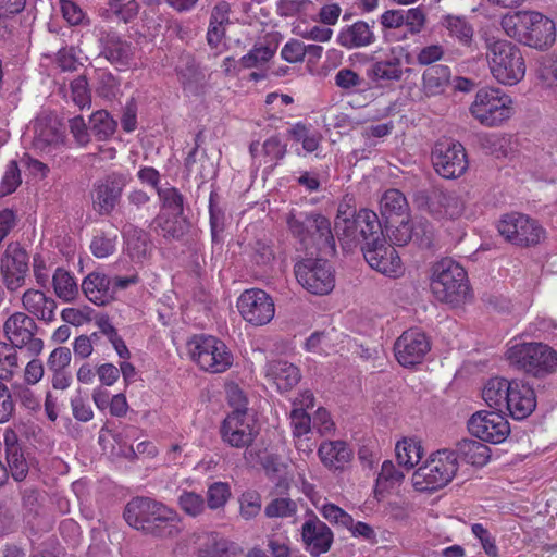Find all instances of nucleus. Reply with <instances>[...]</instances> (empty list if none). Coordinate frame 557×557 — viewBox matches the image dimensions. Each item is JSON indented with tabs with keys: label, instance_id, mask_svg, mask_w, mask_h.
<instances>
[{
	"label": "nucleus",
	"instance_id": "nucleus-22",
	"mask_svg": "<svg viewBox=\"0 0 557 557\" xmlns=\"http://www.w3.org/2000/svg\"><path fill=\"white\" fill-rule=\"evenodd\" d=\"M98 44L100 58H104L119 70L129 66L134 58V47L120 34L114 30L101 29L98 35Z\"/></svg>",
	"mask_w": 557,
	"mask_h": 557
},
{
	"label": "nucleus",
	"instance_id": "nucleus-38",
	"mask_svg": "<svg viewBox=\"0 0 557 557\" xmlns=\"http://www.w3.org/2000/svg\"><path fill=\"white\" fill-rule=\"evenodd\" d=\"M510 386L511 381L506 379H490L482 391V397L494 411L504 412Z\"/></svg>",
	"mask_w": 557,
	"mask_h": 557
},
{
	"label": "nucleus",
	"instance_id": "nucleus-51",
	"mask_svg": "<svg viewBox=\"0 0 557 557\" xmlns=\"http://www.w3.org/2000/svg\"><path fill=\"white\" fill-rule=\"evenodd\" d=\"M177 504L187 516L194 518L200 516L206 509L203 497L191 491H183L177 498Z\"/></svg>",
	"mask_w": 557,
	"mask_h": 557
},
{
	"label": "nucleus",
	"instance_id": "nucleus-57",
	"mask_svg": "<svg viewBox=\"0 0 557 557\" xmlns=\"http://www.w3.org/2000/svg\"><path fill=\"white\" fill-rule=\"evenodd\" d=\"M230 497V485L224 482H214L209 486L207 492L208 507L213 510L222 508Z\"/></svg>",
	"mask_w": 557,
	"mask_h": 557
},
{
	"label": "nucleus",
	"instance_id": "nucleus-26",
	"mask_svg": "<svg viewBox=\"0 0 557 557\" xmlns=\"http://www.w3.org/2000/svg\"><path fill=\"white\" fill-rule=\"evenodd\" d=\"M199 557H239L242 548L219 533H203L197 537Z\"/></svg>",
	"mask_w": 557,
	"mask_h": 557
},
{
	"label": "nucleus",
	"instance_id": "nucleus-9",
	"mask_svg": "<svg viewBox=\"0 0 557 557\" xmlns=\"http://www.w3.org/2000/svg\"><path fill=\"white\" fill-rule=\"evenodd\" d=\"M497 231L506 242L520 248L535 247L546 238V231L537 220L518 212L504 214Z\"/></svg>",
	"mask_w": 557,
	"mask_h": 557
},
{
	"label": "nucleus",
	"instance_id": "nucleus-21",
	"mask_svg": "<svg viewBox=\"0 0 557 557\" xmlns=\"http://www.w3.org/2000/svg\"><path fill=\"white\" fill-rule=\"evenodd\" d=\"M301 540L305 549L311 557H320L331 549L334 533L325 522L311 511L301 525Z\"/></svg>",
	"mask_w": 557,
	"mask_h": 557
},
{
	"label": "nucleus",
	"instance_id": "nucleus-45",
	"mask_svg": "<svg viewBox=\"0 0 557 557\" xmlns=\"http://www.w3.org/2000/svg\"><path fill=\"white\" fill-rule=\"evenodd\" d=\"M89 125L98 140H107L115 133L117 123L107 111L99 110L90 115Z\"/></svg>",
	"mask_w": 557,
	"mask_h": 557
},
{
	"label": "nucleus",
	"instance_id": "nucleus-30",
	"mask_svg": "<svg viewBox=\"0 0 557 557\" xmlns=\"http://www.w3.org/2000/svg\"><path fill=\"white\" fill-rule=\"evenodd\" d=\"M364 21H357L351 25L345 26L338 33L336 41L341 47L346 49H357L368 47L375 42L376 36Z\"/></svg>",
	"mask_w": 557,
	"mask_h": 557
},
{
	"label": "nucleus",
	"instance_id": "nucleus-64",
	"mask_svg": "<svg viewBox=\"0 0 557 557\" xmlns=\"http://www.w3.org/2000/svg\"><path fill=\"white\" fill-rule=\"evenodd\" d=\"M71 350L67 347H58L51 351L47 360V368L51 372L66 370L71 362Z\"/></svg>",
	"mask_w": 557,
	"mask_h": 557
},
{
	"label": "nucleus",
	"instance_id": "nucleus-5",
	"mask_svg": "<svg viewBox=\"0 0 557 557\" xmlns=\"http://www.w3.org/2000/svg\"><path fill=\"white\" fill-rule=\"evenodd\" d=\"M487 59L495 79L504 85H516L525 75V63L521 50L504 39H487Z\"/></svg>",
	"mask_w": 557,
	"mask_h": 557
},
{
	"label": "nucleus",
	"instance_id": "nucleus-37",
	"mask_svg": "<svg viewBox=\"0 0 557 557\" xmlns=\"http://www.w3.org/2000/svg\"><path fill=\"white\" fill-rule=\"evenodd\" d=\"M451 72L447 65L436 64L428 67L422 75L423 92L428 96L443 94L449 85Z\"/></svg>",
	"mask_w": 557,
	"mask_h": 557
},
{
	"label": "nucleus",
	"instance_id": "nucleus-15",
	"mask_svg": "<svg viewBox=\"0 0 557 557\" xmlns=\"http://www.w3.org/2000/svg\"><path fill=\"white\" fill-rule=\"evenodd\" d=\"M29 257L20 243H10L0 259V275L4 287L14 293L26 283Z\"/></svg>",
	"mask_w": 557,
	"mask_h": 557
},
{
	"label": "nucleus",
	"instance_id": "nucleus-8",
	"mask_svg": "<svg viewBox=\"0 0 557 557\" xmlns=\"http://www.w3.org/2000/svg\"><path fill=\"white\" fill-rule=\"evenodd\" d=\"M191 359L200 369L210 373H223L233 364V355L221 339L211 335H195L187 343Z\"/></svg>",
	"mask_w": 557,
	"mask_h": 557
},
{
	"label": "nucleus",
	"instance_id": "nucleus-25",
	"mask_svg": "<svg viewBox=\"0 0 557 557\" xmlns=\"http://www.w3.org/2000/svg\"><path fill=\"white\" fill-rule=\"evenodd\" d=\"M504 410L508 411L516 420L529 417L536 407V398L533 388L529 384L511 381L510 391Z\"/></svg>",
	"mask_w": 557,
	"mask_h": 557
},
{
	"label": "nucleus",
	"instance_id": "nucleus-54",
	"mask_svg": "<svg viewBox=\"0 0 557 557\" xmlns=\"http://www.w3.org/2000/svg\"><path fill=\"white\" fill-rule=\"evenodd\" d=\"M317 508L321 516L330 523L345 529L351 525V516L339 506L332 503H324Z\"/></svg>",
	"mask_w": 557,
	"mask_h": 557
},
{
	"label": "nucleus",
	"instance_id": "nucleus-59",
	"mask_svg": "<svg viewBox=\"0 0 557 557\" xmlns=\"http://www.w3.org/2000/svg\"><path fill=\"white\" fill-rule=\"evenodd\" d=\"M262 151L268 159L265 162H273V165H276L285 157L287 144L282 141L278 136H272L263 143Z\"/></svg>",
	"mask_w": 557,
	"mask_h": 557
},
{
	"label": "nucleus",
	"instance_id": "nucleus-24",
	"mask_svg": "<svg viewBox=\"0 0 557 557\" xmlns=\"http://www.w3.org/2000/svg\"><path fill=\"white\" fill-rule=\"evenodd\" d=\"M33 129V148L41 156L55 157L65 144L63 131L51 119H36Z\"/></svg>",
	"mask_w": 557,
	"mask_h": 557
},
{
	"label": "nucleus",
	"instance_id": "nucleus-31",
	"mask_svg": "<svg viewBox=\"0 0 557 557\" xmlns=\"http://www.w3.org/2000/svg\"><path fill=\"white\" fill-rule=\"evenodd\" d=\"M85 296L97 306H103L113 300L111 278L102 272L89 273L82 283Z\"/></svg>",
	"mask_w": 557,
	"mask_h": 557
},
{
	"label": "nucleus",
	"instance_id": "nucleus-33",
	"mask_svg": "<svg viewBox=\"0 0 557 557\" xmlns=\"http://www.w3.org/2000/svg\"><path fill=\"white\" fill-rule=\"evenodd\" d=\"M22 304L26 311L39 320L50 322L54 319L55 301L40 290H26L23 294Z\"/></svg>",
	"mask_w": 557,
	"mask_h": 557
},
{
	"label": "nucleus",
	"instance_id": "nucleus-44",
	"mask_svg": "<svg viewBox=\"0 0 557 557\" xmlns=\"http://www.w3.org/2000/svg\"><path fill=\"white\" fill-rule=\"evenodd\" d=\"M157 194L162 208L169 211L174 218L184 214L185 197L176 187L166 185L158 188Z\"/></svg>",
	"mask_w": 557,
	"mask_h": 557
},
{
	"label": "nucleus",
	"instance_id": "nucleus-49",
	"mask_svg": "<svg viewBox=\"0 0 557 557\" xmlns=\"http://www.w3.org/2000/svg\"><path fill=\"white\" fill-rule=\"evenodd\" d=\"M385 225L394 245L405 246L412 239L413 225L406 218H400L399 221L388 220Z\"/></svg>",
	"mask_w": 557,
	"mask_h": 557
},
{
	"label": "nucleus",
	"instance_id": "nucleus-43",
	"mask_svg": "<svg viewBox=\"0 0 557 557\" xmlns=\"http://www.w3.org/2000/svg\"><path fill=\"white\" fill-rule=\"evenodd\" d=\"M334 83L346 94L363 92L369 89V83L366 78L349 67L337 71Z\"/></svg>",
	"mask_w": 557,
	"mask_h": 557
},
{
	"label": "nucleus",
	"instance_id": "nucleus-12",
	"mask_svg": "<svg viewBox=\"0 0 557 557\" xmlns=\"http://www.w3.org/2000/svg\"><path fill=\"white\" fill-rule=\"evenodd\" d=\"M434 171L446 180H455L463 175L468 169V158L461 143L453 138H440L431 150Z\"/></svg>",
	"mask_w": 557,
	"mask_h": 557
},
{
	"label": "nucleus",
	"instance_id": "nucleus-32",
	"mask_svg": "<svg viewBox=\"0 0 557 557\" xmlns=\"http://www.w3.org/2000/svg\"><path fill=\"white\" fill-rule=\"evenodd\" d=\"M403 75L404 66L396 47L389 49L385 59L374 61L368 69V76L375 82H398Z\"/></svg>",
	"mask_w": 557,
	"mask_h": 557
},
{
	"label": "nucleus",
	"instance_id": "nucleus-56",
	"mask_svg": "<svg viewBox=\"0 0 557 557\" xmlns=\"http://www.w3.org/2000/svg\"><path fill=\"white\" fill-rule=\"evenodd\" d=\"M383 36L385 33L401 34L405 30L403 9L386 10L380 16Z\"/></svg>",
	"mask_w": 557,
	"mask_h": 557
},
{
	"label": "nucleus",
	"instance_id": "nucleus-46",
	"mask_svg": "<svg viewBox=\"0 0 557 557\" xmlns=\"http://www.w3.org/2000/svg\"><path fill=\"white\" fill-rule=\"evenodd\" d=\"M57 296L64 301H71L78 294V286L74 277L64 269L58 268L52 277Z\"/></svg>",
	"mask_w": 557,
	"mask_h": 557
},
{
	"label": "nucleus",
	"instance_id": "nucleus-3",
	"mask_svg": "<svg viewBox=\"0 0 557 557\" xmlns=\"http://www.w3.org/2000/svg\"><path fill=\"white\" fill-rule=\"evenodd\" d=\"M500 25L507 36L531 48L546 49L555 41V23L539 12L506 14Z\"/></svg>",
	"mask_w": 557,
	"mask_h": 557
},
{
	"label": "nucleus",
	"instance_id": "nucleus-42",
	"mask_svg": "<svg viewBox=\"0 0 557 557\" xmlns=\"http://www.w3.org/2000/svg\"><path fill=\"white\" fill-rule=\"evenodd\" d=\"M397 461L400 466L411 469L419 463L423 456L420 441L416 438H403L395 447Z\"/></svg>",
	"mask_w": 557,
	"mask_h": 557
},
{
	"label": "nucleus",
	"instance_id": "nucleus-60",
	"mask_svg": "<svg viewBox=\"0 0 557 557\" xmlns=\"http://www.w3.org/2000/svg\"><path fill=\"white\" fill-rule=\"evenodd\" d=\"M251 259L259 267H271L275 260L272 245L264 240H257L252 246Z\"/></svg>",
	"mask_w": 557,
	"mask_h": 557
},
{
	"label": "nucleus",
	"instance_id": "nucleus-10",
	"mask_svg": "<svg viewBox=\"0 0 557 557\" xmlns=\"http://www.w3.org/2000/svg\"><path fill=\"white\" fill-rule=\"evenodd\" d=\"M511 364L534 376H543L557 367V352L542 343H522L507 351Z\"/></svg>",
	"mask_w": 557,
	"mask_h": 557
},
{
	"label": "nucleus",
	"instance_id": "nucleus-17",
	"mask_svg": "<svg viewBox=\"0 0 557 557\" xmlns=\"http://www.w3.org/2000/svg\"><path fill=\"white\" fill-rule=\"evenodd\" d=\"M129 183L126 174L112 172L92 185L94 209L100 215H110L122 199L124 188Z\"/></svg>",
	"mask_w": 557,
	"mask_h": 557
},
{
	"label": "nucleus",
	"instance_id": "nucleus-7",
	"mask_svg": "<svg viewBox=\"0 0 557 557\" xmlns=\"http://www.w3.org/2000/svg\"><path fill=\"white\" fill-rule=\"evenodd\" d=\"M383 228L377 214L369 209H360L351 220L339 222L336 238L343 250L351 251L358 246L374 245L382 239Z\"/></svg>",
	"mask_w": 557,
	"mask_h": 557
},
{
	"label": "nucleus",
	"instance_id": "nucleus-39",
	"mask_svg": "<svg viewBox=\"0 0 557 557\" xmlns=\"http://www.w3.org/2000/svg\"><path fill=\"white\" fill-rule=\"evenodd\" d=\"M405 30L401 34L385 33L384 40L386 42L404 41L409 36L419 34L425 25V14L420 8L403 9Z\"/></svg>",
	"mask_w": 557,
	"mask_h": 557
},
{
	"label": "nucleus",
	"instance_id": "nucleus-28",
	"mask_svg": "<svg viewBox=\"0 0 557 557\" xmlns=\"http://www.w3.org/2000/svg\"><path fill=\"white\" fill-rule=\"evenodd\" d=\"M318 455L327 469L343 471L351 461L352 450L344 441H325L320 444Z\"/></svg>",
	"mask_w": 557,
	"mask_h": 557
},
{
	"label": "nucleus",
	"instance_id": "nucleus-55",
	"mask_svg": "<svg viewBox=\"0 0 557 557\" xmlns=\"http://www.w3.org/2000/svg\"><path fill=\"white\" fill-rule=\"evenodd\" d=\"M216 197L218 195L212 191L209 198L210 227L213 242H219L220 234L223 233L225 226V213L219 207Z\"/></svg>",
	"mask_w": 557,
	"mask_h": 557
},
{
	"label": "nucleus",
	"instance_id": "nucleus-11",
	"mask_svg": "<svg viewBox=\"0 0 557 557\" xmlns=\"http://www.w3.org/2000/svg\"><path fill=\"white\" fill-rule=\"evenodd\" d=\"M512 100L499 88H481L470 107L471 114L485 126H497L512 114Z\"/></svg>",
	"mask_w": 557,
	"mask_h": 557
},
{
	"label": "nucleus",
	"instance_id": "nucleus-62",
	"mask_svg": "<svg viewBox=\"0 0 557 557\" xmlns=\"http://www.w3.org/2000/svg\"><path fill=\"white\" fill-rule=\"evenodd\" d=\"M433 226L428 221H419L413 225L412 242L421 248H431L433 245Z\"/></svg>",
	"mask_w": 557,
	"mask_h": 557
},
{
	"label": "nucleus",
	"instance_id": "nucleus-18",
	"mask_svg": "<svg viewBox=\"0 0 557 557\" xmlns=\"http://www.w3.org/2000/svg\"><path fill=\"white\" fill-rule=\"evenodd\" d=\"M237 308L243 319L256 326L268 324L275 313L272 297L260 288L243 292L237 299Z\"/></svg>",
	"mask_w": 557,
	"mask_h": 557
},
{
	"label": "nucleus",
	"instance_id": "nucleus-58",
	"mask_svg": "<svg viewBox=\"0 0 557 557\" xmlns=\"http://www.w3.org/2000/svg\"><path fill=\"white\" fill-rule=\"evenodd\" d=\"M22 183L21 171L16 161H10L0 183V196L15 191Z\"/></svg>",
	"mask_w": 557,
	"mask_h": 557
},
{
	"label": "nucleus",
	"instance_id": "nucleus-53",
	"mask_svg": "<svg viewBox=\"0 0 557 557\" xmlns=\"http://www.w3.org/2000/svg\"><path fill=\"white\" fill-rule=\"evenodd\" d=\"M275 54V48L264 45H255L253 48L239 60L245 69L256 67L271 60Z\"/></svg>",
	"mask_w": 557,
	"mask_h": 557
},
{
	"label": "nucleus",
	"instance_id": "nucleus-13",
	"mask_svg": "<svg viewBox=\"0 0 557 557\" xmlns=\"http://www.w3.org/2000/svg\"><path fill=\"white\" fill-rule=\"evenodd\" d=\"M298 283L313 295H327L335 286V273L323 258H306L294 268Z\"/></svg>",
	"mask_w": 557,
	"mask_h": 557
},
{
	"label": "nucleus",
	"instance_id": "nucleus-41",
	"mask_svg": "<svg viewBox=\"0 0 557 557\" xmlns=\"http://www.w3.org/2000/svg\"><path fill=\"white\" fill-rule=\"evenodd\" d=\"M442 26L449 36L457 39L463 46H470L473 40V26L463 16L445 15L441 21Z\"/></svg>",
	"mask_w": 557,
	"mask_h": 557
},
{
	"label": "nucleus",
	"instance_id": "nucleus-61",
	"mask_svg": "<svg viewBox=\"0 0 557 557\" xmlns=\"http://www.w3.org/2000/svg\"><path fill=\"white\" fill-rule=\"evenodd\" d=\"M5 455L12 478L15 481H23L28 473V465L22 450L10 451Z\"/></svg>",
	"mask_w": 557,
	"mask_h": 557
},
{
	"label": "nucleus",
	"instance_id": "nucleus-16",
	"mask_svg": "<svg viewBox=\"0 0 557 557\" xmlns=\"http://www.w3.org/2000/svg\"><path fill=\"white\" fill-rule=\"evenodd\" d=\"M37 325L34 319L24 312H15L3 324L9 344L16 348H26L30 356H37L44 348V342L35 337Z\"/></svg>",
	"mask_w": 557,
	"mask_h": 557
},
{
	"label": "nucleus",
	"instance_id": "nucleus-40",
	"mask_svg": "<svg viewBox=\"0 0 557 557\" xmlns=\"http://www.w3.org/2000/svg\"><path fill=\"white\" fill-rule=\"evenodd\" d=\"M381 214L386 221L407 218L408 202L398 189L386 190L380 200Z\"/></svg>",
	"mask_w": 557,
	"mask_h": 557
},
{
	"label": "nucleus",
	"instance_id": "nucleus-6",
	"mask_svg": "<svg viewBox=\"0 0 557 557\" xmlns=\"http://www.w3.org/2000/svg\"><path fill=\"white\" fill-rule=\"evenodd\" d=\"M457 471L455 451L442 449L433 453L426 462L413 472L411 482L416 491L433 492L450 483Z\"/></svg>",
	"mask_w": 557,
	"mask_h": 557
},
{
	"label": "nucleus",
	"instance_id": "nucleus-19",
	"mask_svg": "<svg viewBox=\"0 0 557 557\" xmlns=\"http://www.w3.org/2000/svg\"><path fill=\"white\" fill-rule=\"evenodd\" d=\"M469 432L481 440L498 444L504 442L510 433L507 419L499 411H478L468 421Z\"/></svg>",
	"mask_w": 557,
	"mask_h": 557
},
{
	"label": "nucleus",
	"instance_id": "nucleus-4",
	"mask_svg": "<svg viewBox=\"0 0 557 557\" xmlns=\"http://www.w3.org/2000/svg\"><path fill=\"white\" fill-rule=\"evenodd\" d=\"M430 287L438 301L453 306H459L471 297L466 270L450 258L433 264Z\"/></svg>",
	"mask_w": 557,
	"mask_h": 557
},
{
	"label": "nucleus",
	"instance_id": "nucleus-2",
	"mask_svg": "<svg viewBox=\"0 0 557 557\" xmlns=\"http://www.w3.org/2000/svg\"><path fill=\"white\" fill-rule=\"evenodd\" d=\"M285 222L304 249L330 257L336 255V235L332 232L330 220L322 213L292 208L285 214Z\"/></svg>",
	"mask_w": 557,
	"mask_h": 557
},
{
	"label": "nucleus",
	"instance_id": "nucleus-48",
	"mask_svg": "<svg viewBox=\"0 0 557 557\" xmlns=\"http://www.w3.org/2000/svg\"><path fill=\"white\" fill-rule=\"evenodd\" d=\"M117 235L115 233L97 232L90 242V251L98 258L103 259L113 255L116 250Z\"/></svg>",
	"mask_w": 557,
	"mask_h": 557
},
{
	"label": "nucleus",
	"instance_id": "nucleus-52",
	"mask_svg": "<svg viewBox=\"0 0 557 557\" xmlns=\"http://www.w3.org/2000/svg\"><path fill=\"white\" fill-rule=\"evenodd\" d=\"M297 512V504L290 498L276 497L264 508L268 518H289Z\"/></svg>",
	"mask_w": 557,
	"mask_h": 557
},
{
	"label": "nucleus",
	"instance_id": "nucleus-36",
	"mask_svg": "<svg viewBox=\"0 0 557 557\" xmlns=\"http://www.w3.org/2000/svg\"><path fill=\"white\" fill-rule=\"evenodd\" d=\"M180 82L184 90L198 95L205 85V74L196 63L195 59L187 55L181 60V65L176 69Z\"/></svg>",
	"mask_w": 557,
	"mask_h": 557
},
{
	"label": "nucleus",
	"instance_id": "nucleus-34",
	"mask_svg": "<svg viewBox=\"0 0 557 557\" xmlns=\"http://www.w3.org/2000/svg\"><path fill=\"white\" fill-rule=\"evenodd\" d=\"M123 235L127 252L133 260L143 261L149 256L152 245L147 232L129 224L124 226Z\"/></svg>",
	"mask_w": 557,
	"mask_h": 557
},
{
	"label": "nucleus",
	"instance_id": "nucleus-35",
	"mask_svg": "<svg viewBox=\"0 0 557 557\" xmlns=\"http://www.w3.org/2000/svg\"><path fill=\"white\" fill-rule=\"evenodd\" d=\"M457 459L460 458L465 462L475 467H483L490 459L491 449L482 441L463 438L457 443L454 450Z\"/></svg>",
	"mask_w": 557,
	"mask_h": 557
},
{
	"label": "nucleus",
	"instance_id": "nucleus-23",
	"mask_svg": "<svg viewBox=\"0 0 557 557\" xmlns=\"http://www.w3.org/2000/svg\"><path fill=\"white\" fill-rule=\"evenodd\" d=\"M368 264L388 276H397L401 272V259L392 245L386 244L384 235L374 245L361 246Z\"/></svg>",
	"mask_w": 557,
	"mask_h": 557
},
{
	"label": "nucleus",
	"instance_id": "nucleus-20",
	"mask_svg": "<svg viewBox=\"0 0 557 557\" xmlns=\"http://www.w3.org/2000/svg\"><path fill=\"white\" fill-rule=\"evenodd\" d=\"M430 349L429 338L417 329L405 331L394 345L395 357L403 367H412L420 363Z\"/></svg>",
	"mask_w": 557,
	"mask_h": 557
},
{
	"label": "nucleus",
	"instance_id": "nucleus-27",
	"mask_svg": "<svg viewBox=\"0 0 557 557\" xmlns=\"http://www.w3.org/2000/svg\"><path fill=\"white\" fill-rule=\"evenodd\" d=\"M265 376L276 385L280 392H288L299 383L301 373L294 363L273 360L265 366Z\"/></svg>",
	"mask_w": 557,
	"mask_h": 557
},
{
	"label": "nucleus",
	"instance_id": "nucleus-47",
	"mask_svg": "<svg viewBox=\"0 0 557 557\" xmlns=\"http://www.w3.org/2000/svg\"><path fill=\"white\" fill-rule=\"evenodd\" d=\"M17 348L4 342H0V380L10 381L18 371Z\"/></svg>",
	"mask_w": 557,
	"mask_h": 557
},
{
	"label": "nucleus",
	"instance_id": "nucleus-29",
	"mask_svg": "<svg viewBox=\"0 0 557 557\" xmlns=\"http://www.w3.org/2000/svg\"><path fill=\"white\" fill-rule=\"evenodd\" d=\"M429 210L436 216L459 218L465 210L463 201L451 191L434 189L429 197Z\"/></svg>",
	"mask_w": 557,
	"mask_h": 557
},
{
	"label": "nucleus",
	"instance_id": "nucleus-14",
	"mask_svg": "<svg viewBox=\"0 0 557 557\" xmlns=\"http://www.w3.org/2000/svg\"><path fill=\"white\" fill-rule=\"evenodd\" d=\"M219 433L222 442L237 449L248 448L259 434V426L253 414L231 411L222 421Z\"/></svg>",
	"mask_w": 557,
	"mask_h": 557
},
{
	"label": "nucleus",
	"instance_id": "nucleus-50",
	"mask_svg": "<svg viewBox=\"0 0 557 557\" xmlns=\"http://www.w3.org/2000/svg\"><path fill=\"white\" fill-rule=\"evenodd\" d=\"M404 479V473L396 469L391 460L382 463L381 471L376 479L375 493H383Z\"/></svg>",
	"mask_w": 557,
	"mask_h": 557
},
{
	"label": "nucleus",
	"instance_id": "nucleus-63",
	"mask_svg": "<svg viewBox=\"0 0 557 557\" xmlns=\"http://www.w3.org/2000/svg\"><path fill=\"white\" fill-rule=\"evenodd\" d=\"M294 436L300 437L311 430V418L304 408H294L290 412Z\"/></svg>",
	"mask_w": 557,
	"mask_h": 557
},
{
	"label": "nucleus",
	"instance_id": "nucleus-1",
	"mask_svg": "<svg viewBox=\"0 0 557 557\" xmlns=\"http://www.w3.org/2000/svg\"><path fill=\"white\" fill-rule=\"evenodd\" d=\"M123 518L136 531L160 540L174 539L182 531L178 512L151 497H133L124 508Z\"/></svg>",
	"mask_w": 557,
	"mask_h": 557
}]
</instances>
